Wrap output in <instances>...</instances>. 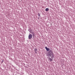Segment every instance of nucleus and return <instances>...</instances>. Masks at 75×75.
Segmentation results:
<instances>
[{
    "label": "nucleus",
    "instance_id": "nucleus-1",
    "mask_svg": "<svg viewBox=\"0 0 75 75\" xmlns=\"http://www.w3.org/2000/svg\"><path fill=\"white\" fill-rule=\"evenodd\" d=\"M52 53V51L50 50L48 54V55H49V56H50L51 55V53Z\"/></svg>",
    "mask_w": 75,
    "mask_h": 75
},
{
    "label": "nucleus",
    "instance_id": "nucleus-2",
    "mask_svg": "<svg viewBox=\"0 0 75 75\" xmlns=\"http://www.w3.org/2000/svg\"><path fill=\"white\" fill-rule=\"evenodd\" d=\"M32 35L30 34L28 36V38L29 39H31V38H32Z\"/></svg>",
    "mask_w": 75,
    "mask_h": 75
},
{
    "label": "nucleus",
    "instance_id": "nucleus-3",
    "mask_svg": "<svg viewBox=\"0 0 75 75\" xmlns=\"http://www.w3.org/2000/svg\"><path fill=\"white\" fill-rule=\"evenodd\" d=\"M50 56L52 58V57H54V54H53V53H52Z\"/></svg>",
    "mask_w": 75,
    "mask_h": 75
},
{
    "label": "nucleus",
    "instance_id": "nucleus-4",
    "mask_svg": "<svg viewBox=\"0 0 75 75\" xmlns=\"http://www.w3.org/2000/svg\"><path fill=\"white\" fill-rule=\"evenodd\" d=\"M45 48L46 49V50H47V51H48L50 50V49L47 48V47H45Z\"/></svg>",
    "mask_w": 75,
    "mask_h": 75
},
{
    "label": "nucleus",
    "instance_id": "nucleus-5",
    "mask_svg": "<svg viewBox=\"0 0 75 75\" xmlns=\"http://www.w3.org/2000/svg\"><path fill=\"white\" fill-rule=\"evenodd\" d=\"M35 54H37V49H35Z\"/></svg>",
    "mask_w": 75,
    "mask_h": 75
},
{
    "label": "nucleus",
    "instance_id": "nucleus-6",
    "mask_svg": "<svg viewBox=\"0 0 75 75\" xmlns=\"http://www.w3.org/2000/svg\"><path fill=\"white\" fill-rule=\"evenodd\" d=\"M49 59L50 60V61L51 62V61H52L53 60V59L52 58H49Z\"/></svg>",
    "mask_w": 75,
    "mask_h": 75
},
{
    "label": "nucleus",
    "instance_id": "nucleus-7",
    "mask_svg": "<svg viewBox=\"0 0 75 75\" xmlns=\"http://www.w3.org/2000/svg\"><path fill=\"white\" fill-rule=\"evenodd\" d=\"M45 11H49V9L48 8H46Z\"/></svg>",
    "mask_w": 75,
    "mask_h": 75
},
{
    "label": "nucleus",
    "instance_id": "nucleus-8",
    "mask_svg": "<svg viewBox=\"0 0 75 75\" xmlns=\"http://www.w3.org/2000/svg\"><path fill=\"white\" fill-rule=\"evenodd\" d=\"M33 37H34V36H35V35H34V33H33Z\"/></svg>",
    "mask_w": 75,
    "mask_h": 75
},
{
    "label": "nucleus",
    "instance_id": "nucleus-9",
    "mask_svg": "<svg viewBox=\"0 0 75 75\" xmlns=\"http://www.w3.org/2000/svg\"><path fill=\"white\" fill-rule=\"evenodd\" d=\"M40 16V13L38 14V16Z\"/></svg>",
    "mask_w": 75,
    "mask_h": 75
}]
</instances>
